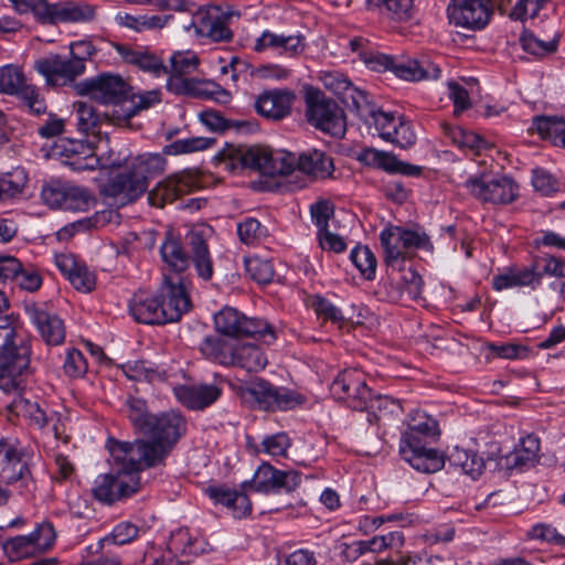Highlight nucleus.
<instances>
[{
    "label": "nucleus",
    "mask_w": 565,
    "mask_h": 565,
    "mask_svg": "<svg viewBox=\"0 0 565 565\" xmlns=\"http://www.w3.org/2000/svg\"><path fill=\"white\" fill-rule=\"evenodd\" d=\"M244 315L234 308L226 307L214 316L216 330L227 337H241Z\"/></svg>",
    "instance_id": "37998d69"
},
{
    "label": "nucleus",
    "mask_w": 565,
    "mask_h": 565,
    "mask_svg": "<svg viewBox=\"0 0 565 565\" xmlns=\"http://www.w3.org/2000/svg\"><path fill=\"white\" fill-rule=\"evenodd\" d=\"M170 18V15H132L127 12L119 11L116 13L114 20L115 23L120 28H126L134 32L142 33L146 31L163 29Z\"/></svg>",
    "instance_id": "2f4dec72"
},
{
    "label": "nucleus",
    "mask_w": 565,
    "mask_h": 565,
    "mask_svg": "<svg viewBox=\"0 0 565 565\" xmlns=\"http://www.w3.org/2000/svg\"><path fill=\"white\" fill-rule=\"evenodd\" d=\"M361 116H370L372 118L373 125L375 129L379 131V135L382 139L388 140L392 136V130L396 127L401 118L395 117L391 113H385L382 110H374L370 103L367 102V107L364 108L363 111L358 113Z\"/></svg>",
    "instance_id": "8fccbe9b"
},
{
    "label": "nucleus",
    "mask_w": 565,
    "mask_h": 565,
    "mask_svg": "<svg viewBox=\"0 0 565 565\" xmlns=\"http://www.w3.org/2000/svg\"><path fill=\"white\" fill-rule=\"evenodd\" d=\"M79 95H88L103 104H120L128 98L129 84L118 74L104 73L81 82L76 86Z\"/></svg>",
    "instance_id": "1a4fd4ad"
},
{
    "label": "nucleus",
    "mask_w": 565,
    "mask_h": 565,
    "mask_svg": "<svg viewBox=\"0 0 565 565\" xmlns=\"http://www.w3.org/2000/svg\"><path fill=\"white\" fill-rule=\"evenodd\" d=\"M291 446V440L286 433H277L266 436L257 447V452H264L273 457H285Z\"/></svg>",
    "instance_id": "bf43d9fd"
},
{
    "label": "nucleus",
    "mask_w": 565,
    "mask_h": 565,
    "mask_svg": "<svg viewBox=\"0 0 565 565\" xmlns=\"http://www.w3.org/2000/svg\"><path fill=\"white\" fill-rule=\"evenodd\" d=\"M559 38V33H555L553 38L548 40H542L534 33L525 31L521 35L520 42L525 52L537 57H543L557 51Z\"/></svg>",
    "instance_id": "a19ab883"
},
{
    "label": "nucleus",
    "mask_w": 565,
    "mask_h": 565,
    "mask_svg": "<svg viewBox=\"0 0 565 565\" xmlns=\"http://www.w3.org/2000/svg\"><path fill=\"white\" fill-rule=\"evenodd\" d=\"M350 258L359 271L366 278L373 279L376 270V258L367 246L355 247Z\"/></svg>",
    "instance_id": "13d9d810"
},
{
    "label": "nucleus",
    "mask_w": 565,
    "mask_h": 565,
    "mask_svg": "<svg viewBox=\"0 0 565 565\" xmlns=\"http://www.w3.org/2000/svg\"><path fill=\"white\" fill-rule=\"evenodd\" d=\"M201 352L220 364L239 366L248 372L262 370L266 363L263 351L250 343H231L220 338L206 337L200 344Z\"/></svg>",
    "instance_id": "39448f33"
},
{
    "label": "nucleus",
    "mask_w": 565,
    "mask_h": 565,
    "mask_svg": "<svg viewBox=\"0 0 565 565\" xmlns=\"http://www.w3.org/2000/svg\"><path fill=\"white\" fill-rule=\"evenodd\" d=\"M239 398L252 407L264 411H287L306 401L298 391H239Z\"/></svg>",
    "instance_id": "dca6fc26"
},
{
    "label": "nucleus",
    "mask_w": 565,
    "mask_h": 565,
    "mask_svg": "<svg viewBox=\"0 0 565 565\" xmlns=\"http://www.w3.org/2000/svg\"><path fill=\"white\" fill-rule=\"evenodd\" d=\"M450 23L468 30H481L493 14L492 0H451L447 8Z\"/></svg>",
    "instance_id": "9b49d317"
},
{
    "label": "nucleus",
    "mask_w": 565,
    "mask_h": 565,
    "mask_svg": "<svg viewBox=\"0 0 565 565\" xmlns=\"http://www.w3.org/2000/svg\"><path fill=\"white\" fill-rule=\"evenodd\" d=\"M26 171L17 167L0 178V200L21 195L28 184Z\"/></svg>",
    "instance_id": "ea45409f"
},
{
    "label": "nucleus",
    "mask_w": 565,
    "mask_h": 565,
    "mask_svg": "<svg viewBox=\"0 0 565 565\" xmlns=\"http://www.w3.org/2000/svg\"><path fill=\"white\" fill-rule=\"evenodd\" d=\"M448 460L451 466L459 468L463 473L470 476L472 479L479 477L484 468V461L475 451H468L463 448L455 447Z\"/></svg>",
    "instance_id": "f704fd0d"
},
{
    "label": "nucleus",
    "mask_w": 565,
    "mask_h": 565,
    "mask_svg": "<svg viewBox=\"0 0 565 565\" xmlns=\"http://www.w3.org/2000/svg\"><path fill=\"white\" fill-rule=\"evenodd\" d=\"M25 84V76L20 67L9 64L0 67V93L7 95H21Z\"/></svg>",
    "instance_id": "a18cd8bd"
},
{
    "label": "nucleus",
    "mask_w": 565,
    "mask_h": 565,
    "mask_svg": "<svg viewBox=\"0 0 565 565\" xmlns=\"http://www.w3.org/2000/svg\"><path fill=\"white\" fill-rule=\"evenodd\" d=\"M271 149L254 146L246 149L230 148L220 156L224 163L231 169L249 168L266 174V169L271 156Z\"/></svg>",
    "instance_id": "aec40b11"
},
{
    "label": "nucleus",
    "mask_w": 565,
    "mask_h": 565,
    "mask_svg": "<svg viewBox=\"0 0 565 565\" xmlns=\"http://www.w3.org/2000/svg\"><path fill=\"white\" fill-rule=\"evenodd\" d=\"M185 75H178L171 73L168 79L167 88L180 95H191L195 97H212V92L205 87V84L195 78L184 77Z\"/></svg>",
    "instance_id": "58836bf2"
},
{
    "label": "nucleus",
    "mask_w": 565,
    "mask_h": 565,
    "mask_svg": "<svg viewBox=\"0 0 565 565\" xmlns=\"http://www.w3.org/2000/svg\"><path fill=\"white\" fill-rule=\"evenodd\" d=\"M296 94L287 88L263 92L255 102L257 113L268 119L280 120L291 111Z\"/></svg>",
    "instance_id": "4be33fe9"
},
{
    "label": "nucleus",
    "mask_w": 565,
    "mask_h": 565,
    "mask_svg": "<svg viewBox=\"0 0 565 565\" xmlns=\"http://www.w3.org/2000/svg\"><path fill=\"white\" fill-rule=\"evenodd\" d=\"M207 232V228H195L186 236L198 275L205 280L213 275V265L206 245Z\"/></svg>",
    "instance_id": "cd10ccee"
},
{
    "label": "nucleus",
    "mask_w": 565,
    "mask_h": 565,
    "mask_svg": "<svg viewBox=\"0 0 565 565\" xmlns=\"http://www.w3.org/2000/svg\"><path fill=\"white\" fill-rule=\"evenodd\" d=\"M257 337L267 344H270L275 339L274 328L266 321L260 319H249L244 316V322L242 324L241 337Z\"/></svg>",
    "instance_id": "4d7b16f0"
},
{
    "label": "nucleus",
    "mask_w": 565,
    "mask_h": 565,
    "mask_svg": "<svg viewBox=\"0 0 565 565\" xmlns=\"http://www.w3.org/2000/svg\"><path fill=\"white\" fill-rule=\"evenodd\" d=\"M85 68L84 57L74 52H71L68 58L54 54L35 62V70L53 86H64L74 82Z\"/></svg>",
    "instance_id": "9d476101"
},
{
    "label": "nucleus",
    "mask_w": 565,
    "mask_h": 565,
    "mask_svg": "<svg viewBox=\"0 0 565 565\" xmlns=\"http://www.w3.org/2000/svg\"><path fill=\"white\" fill-rule=\"evenodd\" d=\"M221 391H174L179 403L191 411H201L215 403Z\"/></svg>",
    "instance_id": "79ce46f5"
},
{
    "label": "nucleus",
    "mask_w": 565,
    "mask_h": 565,
    "mask_svg": "<svg viewBox=\"0 0 565 565\" xmlns=\"http://www.w3.org/2000/svg\"><path fill=\"white\" fill-rule=\"evenodd\" d=\"M205 493L215 504H222L230 509L234 518H243L252 511L248 497L226 486L207 487Z\"/></svg>",
    "instance_id": "bb28decb"
},
{
    "label": "nucleus",
    "mask_w": 565,
    "mask_h": 565,
    "mask_svg": "<svg viewBox=\"0 0 565 565\" xmlns=\"http://www.w3.org/2000/svg\"><path fill=\"white\" fill-rule=\"evenodd\" d=\"M63 370L65 375L71 379H77L85 374L87 371V363L83 353L76 349L68 350Z\"/></svg>",
    "instance_id": "774afa93"
},
{
    "label": "nucleus",
    "mask_w": 565,
    "mask_h": 565,
    "mask_svg": "<svg viewBox=\"0 0 565 565\" xmlns=\"http://www.w3.org/2000/svg\"><path fill=\"white\" fill-rule=\"evenodd\" d=\"M171 73L178 75H189L193 73L199 66V57L195 53L177 52L170 57Z\"/></svg>",
    "instance_id": "69168bd1"
},
{
    "label": "nucleus",
    "mask_w": 565,
    "mask_h": 565,
    "mask_svg": "<svg viewBox=\"0 0 565 565\" xmlns=\"http://www.w3.org/2000/svg\"><path fill=\"white\" fill-rule=\"evenodd\" d=\"M17 13L28 14L32 13L38 22L47 24L52 4L46 0H8Z\"/></svg>",
    "instance_id": "de8ad7c7"
},
{
    "label": "nucleus",
    "mask_w": 565,
    "mask_h": 565,
    "mask_svg": "<svg viewBox=\"0 0 565 565\" xmlns=\"http://www.w3.org/2000/svg\"><path fill=\"white\" fill-rule=\"evenodd\" d=\"M443 131L449 140L459 149H469L476 153L488 148V142L472 131L448 122L441 125Z\"/></svg>",
    "instance_id": "72a5a7b5"
},
{
    "label": "nucleus",
    "mask_w": 565,
    "mask_h": 565,
    "mask_svg": "<svg viewBox=\"0 0 565 565\" xmlns=\"http://www.w3.org/2000/svg\"><path fill=\"white\" fill-rule=\"evenodd\" d=\"M322 81L324 86L337 95L348 108L361 113L367 107L366 93L353 86L342 74L326 73Z\"/></svg>",
    "instance_id": "5701e85b"
},
{
    "label": "nucleus",
    "mask_w": 565,
    "mask_h": 565,
    "mask_svg": "<svg viewBox=\"0 0 565 565\" xmlns=\"http://www.w3.org/2000/svg\"><path fill=\"white\" fill-rule=\"evenodd\" d=\"M95 202L90 192L82 186L66 184L63 210L85 211Z\"/></svg>",
    "instance_id": "864d4df0"
},
{
    "label": "nucleus",
    "mask_w": 565,
    "mask_h": 565,
    "mask_svg": "<svg viewBox=\"0 0 565 565\" xmlns=\"http://www.w3.org/2000/svg\"><path fill=\"white\" fill-rule=\"evenodd\" d=\"M532 129L554 146L565 148V118L540 116L533 119Z\"/></svg>",
    "instance_id": "473e14b6"
},
{
    "label": "nucleus",
    "mask_w": 565,
    "mask_h": 565,
    "mask_svg": "<svg viewBox=\"0 0 565 565\" xmlns=\"http://www.w3.org/2000/svg\"><path fill=\"white\" fill-rule=\"evenodd\" d=\"M98 7L86 2H57L52 4L47 24L92 23L97 20Z\"/></svg>",
    "instance_id": "393cba45"
},
{
    "label": "nucleus",
    "mask_w": 565,
    "mask_h": 565,
    "mask_svg": "<svg viewBox=\"0 0 565 565\" xmlns=\"http://www.w3.org/2000/svg\"><path fill=\"white\" fill-rule=\"evenodd\" d=\"M301 482L300 475L295 470H278L269 463H263L255 471L252 488L259 493H270L285 490L290 492Z\"/></svg>",
    "instance_id": "2eb2a0df"
},
{
    "label": "nucleus",
    "mask_w": 565,
    "mask_h": 565,
    "mask_svg": "<svg viewBox=\"0 0 565 565\" xmlns=\"http://www.w3.org/2000/svg\"><path fill=\"white\" fill-rule=\"evenodd\" d=\"M241 242L247 245L255 244L267 236V230L256 218H247L237 225Z\"/></svg>",
    "instance_id": "680f3d73"
},
{
    "label": "nucleus",
    "mask_w": 565,
    "mask_h": 565,
    "mask_svg": "<svg viewBox=\"0 0 565 565\" xmlns=\"http://www.w3.org/2000/svg\"><path fill=\"white\" fill-rule=\"evenodd\" d=\"M145 191L143 178H138L131 168L110 178L102 188L103 195L113 198L120 205L134 202Z\"/></svg>",
    "instance_id": "f3484780"
},
{
    "label": "nucleus",
    "mask_w": 565,
    "mask_h": 565,
    "mask_svg": "<svg viewBox=\"0 0 565 565\" xmlns=\"http://www.w3.org/2000/svg\"><path fill=\"white\" fill-rule=\"evenodd\" d=\"M126 406L131 424L140 434H143L151 416H153V414L149 413L146 401L129 396L126 401Z\"/></svg>",
    "instance_id": "603ef678"
},
{
    "label": "nucleus",
    "mask_w": 565,
    "mask_h": 565,
    "mask_svg": "<svg viewBox=\"0 0 565 565\" xmlns=\"http://www.w3.org/2000/svg\"><path fill=\"white\" fill-rule=\"evenodd\" d=\"M77 117V126L81 131H93L102 122H105L103 113H98L90 104L77 102L74 104Z\"/></svg>",
    "instance_id": "6e6d98bb"
},
{
    "label": "nucleus",
    "mask_w": 565,
    "mask_h": 565,
    "mask_svg": "<svg viewBox=\"0 0 565 565\" xmlns=\"http://www.w3.org/2000/svg\"><path fill=\"white\" fill-rule=\"evenodd\" d=\"M358 159L367 166L382 168L388 172L402 173L406 175H412L419 172L417 167L398 161L393 154L373 148L363 149L358 154Z\"/></svg>",
    "instance_id": "c85d7f7f"
},
{
    "label": "nucleus",
    "mask_w": 565,
    "mask_h": 565,
    "mask_svg": "<svg viewBox=\"0 0 565 565\" xmlns=\"http://www.w3.org/2000/svg\"><path fill=\"white\" fill-rule=\"evenodd\" d=\"M539 451V438L533 435H529L521 439L519 446L510 456V461L518 468L532 466L536 461Z\"/></svg>",
    "instance_id": "c03bdc74"
},
{
    "label": "nucleus",
    "mask_w": 565,
    "mask_h": 565,
    "mask_svg": "<svg viewBox=\"0 0 565 565\" xmlns=\"http://www.w3.org/2000/svg\"><path fill=\"white\" fill-rule=\"evenodd\" d=\"M306 117L317 129L333 137H342L347 130L345 116L335 102L317 88L306 90Z\"/></svg>",
    "instance_id": "0eeeda50"
},
{
    "label": "nucleus",
    "mask_w": 565,
    "mask_h": 565,
    "mask_svg": "<svg viewBox=\"0 0 565 565\" xmlns=\"http://www.w3.org/2000/svg\"><path fill=\"white\" fill-rule=\"evenodd\" d=\"M463 186L469 193L481 202L493 204L492 175L481 173L468 178Z\"/></svg>",
    "instance_id": "3c124183"
},
{
    "label": "nucleus",
    "mask_w": 565,
    "mask_h": 565,
    "mask_svg": "<svg viewBox=\"0 0 565 565\" xmlns=\"http://www.w3.org/2000/svg\"><path fill=\"white\" fill-rule=\"evenodd\" d=\"M55 264L78 291L90 292L95 288V275L84 264H78L73 255H56Z\"/></svg>",
    "instance_id": "a878e982"
},
{
    "label": "nucleus",
    "mask_w": 565,
    "mask_h": 565,
    "mask_svg": "<svg viewBox=\"0 0 565 565\" xmlns=\"http://www.w3.org/2000/svg\"><path fill=\"white\" fill-rule=\"evenodd\" d=\"M25 312L46 344L60 345L64 342L65 326L57 315L45 310L36 303L25 305Z\"/></svg>",
    "instance_id": "6ab92c4d"
},
{
    "label": "nucleus",
    "mask_w": 565,
    "mask_h": 565,
    "mask_svg": "<svg viewBox=\"0 0 565 565\" xmlns=\"http://www.w3.org/2000/svg\"><path fill=\"white\" fill-rule=\"evenodd\" d=\"M333 169L331 157L323 151L313 149L297 157V170L307 175L326 179L332 174Z\"/></svg>",
    "instance_id": "c756f323"
},
{
    "label": "nucleus",
    "mask_w": 565,
    "mask_h": 565,
    "mask_svg": "<svg viewBox=\"0 0 565 565\" xmlns=\"http://www.w3.org/2000/svg\"><path fill=\"white\" fill-rule=\"evenodd\" d=\"M380 241L385 252V262L390 266L403 263L405 253L408 249L433 250L429 237L419 230H406L395 226L382 231Z\"/></svg>",
    "instance_id": "6e6552de"
},
{
    "label": "nucleus",
    "mask_w": 565,
    "mask_h": 565,
    "mask_svg": "<svg viewBox=\"0 0 565 565\" xmlns=\"http://www.w3.org/2000/svg\"><path fill=\"white\" fill-rule=\"evenodd\" d=\"M393 72L396 76L406 81L436 79L440 68L428 60H408L395 63Z\"/></svg>",
    "instance_id": "7c9ffc66"
},
{
    "label": "nucleus",
    "mask_w": 565,
    "mask_h": 565,
    "mask_svg": "<svg viewBox=\"0 0 565 565\" xmlns=\"http://www.w3.org/2000/svg\"><path fill=\"white\" fill-rule=\"evenodd\" d=\"M192 14L189 24H184L185 31L193 30L195 35L204 36L213 42H228L233 38V32L228 24L234 17L239 14L232 10L228 4L211 3L196 8L194 3L188 1Z\"/></svg>",
    "instance_id": "423d86ee"
},
{
    "label": "nucleus",
    "mask_w": 565,
    "mask_h": 565,
    "mask_svg": "<svg viewBox=\"0 0 565 565\" xmlns=\"http://www.w3.org/2000/svg\"><path fill=\"white\" fill-rule=\"evenodd\" d=\"M118 445L120 441L107 440L114 460L113 472L98 476L93 488L94 497L107 504L136 493L140 488L139 472L146 468L138 458H117L114 450Z\"/></svg>",
    "instance_id": "20e7f679"
},
{
    "label": "nucleus",
    "mask_w": 565,
    "mask_h": 565,
    "mask_svg": "<svg viewBox=\"0 0 565 565\" xmlns=\"http://www.w3.org/2000/svg\"><path fill=\"white\" fill-rule=\"evenodd\" d=\"M245 268L248 275L259 284H267L274 278V267L270 260L258 256L245 259Z\"/></svg>",
    "instance_id": "052dcab7"
},
{
    "label": "nucleus",
    "mask_w": 565,
    "mask_h": 565,
    "mask_svg": "<svg viewBox=\"0 0 565 565\" xmlns=\"http://www.w3.org/2000/svg\"><path fill=\"white\" fill-rule=\"evenodd\" d=\"M110 110L103 111L105 122L114 126L127 125L131 117H134L135 108L131 107L129 100L125 98L120 104H110Z\"/></svg>",
    "instance_id": "0e129e2a"
},
{
    "label": "nucleus",
    "mask_w": 565,
    "mask_h": 565,
    "mask_svg": "<svg viewBox=\"0 0 565 565\" xmlns=\"http://www.w3.org/2000/svg\"><path fill=\"white\" fill-rule=\"evenodd\" d=\"M0 322V388H25L33 380L30 344L23 339L15 342V330L8 319Z\"/></svg>",
    "instance_id": "7ed1b4c3"
},
{
    "label": "nucleus",
    "mask_w": 565,
    "mask_h": 565,
    "mask_svg": "<svg viewBox=\"0 0 565 565\" xmlns=\"http://www.w3.org/2000/svg\"><path fill=\"white\" fill-rule=\"evenodd\" d=\"M440 435L436 418L424 411H412L407 416L406 428L399 440V455L415 470L434 473L443 469L444 455L428 445Z\"/></svg>",
    "instance_id": "f03ea898"
},
{
    "label": "nucleus",
    "mask_w": 565,
    "mask_h": 565,
    "mask_svg": "<svg viewBox=\"0 0 565 565\" xmlns=\"http://www.w3.org/2000/svg\"><path fill=\"white\" fill-rule=\"evenodd\" d=\"M139 535V527L128 521L118 523L110 534L100 539L98 545L102 550L110 546L111 544L125 545L137 539Z\"/></svg>",
    "instance_id": "09e8293b"
},
{
    "label": "nucleus",
    "mask_w": 565,
    "mask_h": 565,
    "mask_svg": "<svg viewBox=\"0 0 565 565\" xmlns=\"http://www.w3.org/2000/svg\"><path fill=\"white\" fill-rule=\"evenodd\" d=\"M26 448L12 436L0 435V478L8 483L25 480L30 470Z\"/></svg>",
    "instance_id": "f8f14e48"
},
{
    "label": "nucleus",
    "mask_w": 565,
    "mask_h": 565,
    "mask_svg": "<svg viewBox=\"0 0 565 565\" xmlns=\"http://www.w3.org/2000/svg\"><path fill=\"white\" fill-rule=\"evenodd\" d=\"M266 175H289L297 170V157L285 150L271 151Z\"/></svg>",
    "instance_id": "49530a36"
},
{
    "label": "nucleus",
    "mask_w": 565,
    "mask_h": 565,
    "mask_svg": "<svg viewBox=\"0 0 565 565\" xmlns=\"http://www.w3.org/2000/svg\"><path fill=\"white\" fill-rule=\"evenodd\" d=\"M493 204H508L518 196L516 183L507 175H492Z\"/></svg>",
    "instance_id": "5fc2aeb1"
},
{
    "label": "nucleus",
    "mask_w": 565,
    "mask_h": 565,
    "mask_svg": "<svg viewBox=\"0 0 565 565\" xmlns=\"http://www.w3.org/2000/svg\"><path fill=\"white\" fill-rule=\"evenodd\" d=\"M55 539L53 525L50 522H42L30 534L19 535L8 541L6 548L12 558H28L50 550Z\"/></svg>",
    "instance_id": "ddd939ff"
},
{
    "label": "nucleus",
    "mask_w": 565,
    "mask_h": 565,
    "mask_svg": "<svg viewBox=\"0 0 565 565\" xmlns=\"http://www.w3.org/2000/svg\"><path fill=\"white\" fill-rule=\"evenodd\" d=\"M129 311L134 319L146 324H163L178 321L179 309L162 310L160 297L146 291L136 292L129 303Z\"/></svg>",
    "instance_id": "4468645a"
},
{
    "label": "nucleus",
    "mask_w": 565,
    "mask_h": 565,
    "mask_svg": "<svg viewBox=\"0 0 565 565\" xmlns=\"http://www.w3.org/2000/svg\"><path fill=\"white\" fill-rule=\"evenodd\" d=\"M14 408L18 414L29 418L39 427L45 426L49 420L45 411L42 409L36 402H31L21 397L14 402Z\"/></svg>",
    "instance_id": "e2e57ef3"
},
{
    "label": "nucleus",
    "mask_w": 565,
    "mask_h": 565,
    "mask_svg": "<svg viewBox=\"0 0 565 565\" xmlns=\"http://www.w3.org/2000/svg\"><path fill=\"white\" fill-rule=\"evenodd\" d=\"M188 423L184 416L174 409L153 414L142 435L150 440L135 443L120 441L114 452L117 458H138L145 467H153L168 456L172 447L185 434Z\"/></svg>",
    "instance_id": "f257e3e1"
},
{
    "label": "nucleus",
    "mask_w": 565,
    "mask_h": 565,
    "mask_svg": "<svg viewBox=\"0 0 565 565\" xmlns=\"http://www.w3.org/2000/svg\"><path fill=\"white\" fill-rule=\"evenodd\" d=\"M166 159L159 153H145L138 156L130 164L136 175L142 177L146 189L148 180L163 172Z\"/></svg>",
    "instance_id": "4c0bfd02"
},
{
    "label": "nucleus",
    "mask_w": 565,
    "mask_h": 565,
    "mask_svg": "<svg viewBox=\"0 0 565 565\" xmlns=\"http://www.w3.org/2000/svg\"><path fill=\"white\" fill-rule=\"evenodd\" d=\"M106 145L107 141H100L95 149H92L82 142L72 143L68 149L72 157L67 163L76 171L94 170L98 166L102 168L120 167L121 161L119 159H111L110 156L105 158L103 149Z\"/></svg>",
    "instance_id": "412c9836"
},
{
    "label": "nucleus",
    "mask_w": 565,
    "mask_h": 565,
    "mask_svg": "<svg viewBox=\"0 0 565 565\" xmlns=\"http://www.w3.org/2000/svg\"><path fill=\"white\" fill-rule=\"evenodd\" d=\"M164 264L175 274L184 271L190 264L181 244L172 236H168L160 247Z\"/></svg>",
    "instance_id": "e433bc0d"
},
{
    "label": "nucleus",
    "mask_w": 565,
    "mask_h": 565,
    "mask_svg": "<svg viewBox=\"0 0 565 565\" xmlns=\"http://www.w3.org/2000/svg\"><path fill=\"white\" fill-rule=\"evenodd\" d=\"M195 185V178L189 172H180L159 182L148 194L152 206L163 207L177 198L189 193Z\"/></svg>",
    "instance_id": "a211bd4d"
},
{
    "label": "nucleus",
    "mask_w": 565,
    "mask_h": 565,
    "mask_svg": "<svg viewBox=\"0 0 565 565\" xmlns=\"http://www.w3.org/2000/svg\"><path fill=\"white\" fill-rule=\"evenodd\" d=\"M540 276L531 268H510L505 273L493 277V288L503 290L507 288L529 286L534 280H539Z\"/></svg>",
    "instance_id": "c9c22d12"
},
{
    "label": "nucleus",
    "mask_w": 565,
    "mask_h": 565,
    "mask_svg": "<svg viewBox=\"0 0 565 565\" xmlns=\"http://www.w3.org/2000/svg\"><path fill=\"white\" fill-rule=\"evenodd\" d=\"M160 305L168 313V309H179L178 320L191 308V300L186 290L185 280L180 276L164 275L159 289Z\"/></svg>",
    "instance_id": "b1692460"
},
{
    "label": "nucleus",
    "mask_w": 565,
    "mask_h": 565,
    "mask_svg": "<svg viewBox=\"0 0 565 565\" xmlns=\"http://www.w3.org/2000/svg\"><path fill=\"white\" fill-rule=\"evenodd\" d=\"M213 140L203 137L180 139L171 143L167 149L170 154L190 153L210 148Z\"/></svg>",
    "instance_id": "338daca9"
}]
</instances>
